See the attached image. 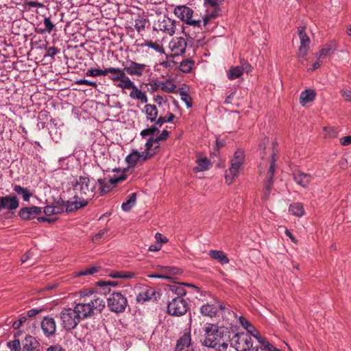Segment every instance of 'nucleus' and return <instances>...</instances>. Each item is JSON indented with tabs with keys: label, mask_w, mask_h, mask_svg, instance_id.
Returning a JSON list of instances; mask_svg holds the SVG:
<instances>
[{
	"label": "nucleus",
	"mask_w": 351,
	"mask_h": 351,
	"mask_svg": "<svg viewBox=\"0 0 351 351\" xmlns=\"http://www.w3.org/2000/svg\"><path fill=\"white\" fill-rule=\"evenodd\" d=\"M71 186L75 193L74 199L81 198L88 202L97 193L95 181L90 182L87 176H77L74 178L71 181Z\"/></svg>",
	"instance_id": "obj_1"
},
{
	"label": "nucleus",
	"mask_w": 351,
	"mask_h": 351,
	"mask_svg": "<svg viewBox=\"0 0 351 351\" xmlns=\"http://www.w3.org/2000/svg\"><path fill=\"white\" fill-rule=\"evenodd\" d=\"M105 306L104 298L94 295L89 300L84 298V302L76 304L74 308L81 320L91 317L95 313H101Z\"/></svg>",
	"instance_id": "obj_2"
},
{
	"label": "nucleus",
	"mask_w": 351,
	"mask_h": 351,
	"mask_svg": "<svg viewBox=\"0 0 351 351\" xmlns=\"http://www.w3.org/2000/svg\"><path fill=\"white\" fill-rule=\"evenodd\" d=\"M245 161V154L242 149H237L231 160L228 173H226V181L228 184L232 183L234 178L239 176Z\"/></svg>",
	"instance_id": "obj_3"
},
{
	"label": "nucleus",
	"mask_w": 351,
	"mask_h": 351,
	"mask_svg": "<svg viewBox=\"0 0 351 351\" xmlns=\"http://www.w3.org/2000/svg\"><path fill=\"white\" fill-rule=\"evenodd\" d=\"M60 318L62 327L66 330L74 329L81 321L75 308H64L60 314Z\"/></svg>",
	"instance_id": "obj_4"
},
{
	"label": "nucleus",
	"mask_w": 351,
	"mask_h": 351,
	"mask_svg": "<svg viewBox=\"0 0 351 351\" xmlns=\"http://www.w3.org/2000/svg\"><path fill=\"white\" fill-rule=\"evenodd\" d=\"M205 338L203 344L208 348H215L221 343V332L215 324H207L204 329Z\"/></svg>",
	"instance_id": "obj_5"
},
{
	"label": "nucleus",
	"mask_w": 351,
	"mask_h": 351,
	"mask_svg": "<svg viewBox=\"0 0 351 351\" xmlns=\"http://www.w3.org/2000/svg\"><path fill=\"white\" fill-rule=\"evenodd\" d=\"M107 305L112 312L116 313H123L128 306V300L121 293L114 292L107 299Z\"/></svg>",
	"instance_id": "obj_6"
},
{
	"label": "nucleus",
	"mask_w": 351,
	"mask_h": 351,
	"mask_svg": "<svg viewBox=\"0 0 351 351\" xmlns=\"http://www.w3.org/2000/svg\"><path fill=\"white\" fill-rule=\"evenodd\" d=\"M230 345L237 351H247L254 348L252 337L245 332L234 334L230 339Z\"/></svg>",
	"instance_id": "obj_7"
},
{
	"label": "nucleus",
	"mask_w": 351,
	"mask_h": 351,
	"mask_svg": "<svg viewBox=\"0 0 351 351\" xmlns=\"http://www.w3.org/2000/svg\"><path fill=\"white\" fill-rule=\"evenodd\" d=\"M189 309V304L182 297H175L169 302L167 312L173 316L180 317L184 315Z\"/></svg>",
	"instance_id": "obj_8"
},
{
	"label": "nucleus",
	"mask_w": 351,
	"mask_h": 351,
	"mask_svg": "<svg viewBox=\"0 0 351 351\" xmlns=\"http://www.w3.org/2000/svg\"><path fill=\"white\" fill-rule=\"evenodd\" d=\"M275 155L276 154L273 151V152L271 154V158L269 160V167L265 177V186L263 195V199L264 201H267V199H269L271 191V186L274 182L273 176L276 169Z\"/></svg>",
	"instance_id": "obj_9"
},
{
	"label": "nucleus",
	"mask_w": 351,
	"mask_h": 351,
	"mask_svg": "<svg viewBox=\"0 0 351 351\" xmlns=\"http://www.w3.org/2000/svg\"><path fill=\"white\" fill-rule=\"evenodd\" d=\"M176 21L163 16L154 23V29L160 31L169 36H173L176 32Z\"/></svg>",
	"instance_id": "obj_10"
},
{
	"label": "nucleus",
	"mask_w": 351,
	"mask_h": 351,
	"mask_svg": "<svg viewBox=\"0 0 351 351\" xmlns=\"http://www.w3.org/2000/svg\"><path fill=\"white\" fill-rule=\"evenodd\" d=\"M219 311L225 313L226 311L230 314L231 312L228 309H226L225 305L219 301H215L213 303H206L202 305L200 308V313L202 315L214 317H216Z\"/></svg>",
	"instance_id": "obj_11"
},
{
	"label": "nucleus",
	"mask_w": 351,
	"mask_h": 351,
	"mask_svg": "<svg viewBox=\"0 0 351 351\" xmlns=\"http://www.w3.org/2000/svg\"><path fill=\"white\" fill-rule=\"evenodd\" d=\"M126 176L125 175H121L119 176H114L110 178L108 180L106 179H97L95 181L96 184H99L98 189H97V192H99L100 195H104L107 193L113 186L116 185L118 182L125 180Z\"/></svg>",
	"instance_id": "obj_12"
},
{
	"label": "nucleus",
	"mask_w": 351,
	"mask_h": 351,
	"mask_svg": "<svg viewBox=\"0 0 351 351\" xmlns=\"http://www.w3.org/2000/svg\"><path fill=\"white\" fill-rule=\"evenodd\" d=\"M213 8L215 9L210 14L202 16V21L197 14L194 13L195 16H192L190 19L186 21V24L187 25L192 26L194 28H200L202 25L206 27L210 24V21L218 15L217 10L215 7Z\"/></svg>",
	"instance_id": "obj_13"
},
{
	"label": "nucleus",
	"mask_w": 351,
	"mask_h": 351,
	"mask_svg": "<svg viewBox=\"0 0 351 351\" xmlns=\"http://www.w3.org/2000/svg\"><path fill=\"white\" fill-rule=\"evenodd\" d=\"M187 46L186 40L182 37H175L171 40L169 43V48L171 52V56H178L182 55Z\"/></svg>",
	"instance_id": "obj_14"
},
{
	"label": "nucleus",
	"mask_w": 351,
	"mask_h": 351,
	"mask_svg": "<svg viewBox=\"0 0 351 351\" xmlns=\"http://www.w3.org/2000/svg\"><path fill=\"white\" fill-rule=\"evenodd\" d=\"M123 65L125 74L137 77L142 76L147 67L145 64L138 63L131 60H127L125 64H123Z\"/></svg>",
	"instance_id": "obj_15"
},
{
	"label": "nucleus",
	"mask_w": 351,
	"mask_h": 351,
	"mask_svg": "<svg viewBox=\"0 0 351 351\" xmlns=\"http://www.w3.org/2000/svg\"><path fill=\"white\" fill-rule=\"evenodd\" d=\"M152 156L153 152L149 154L146 149L141 152L135 150L126 156L125 161L130 167H134L138 161H145Z\"/></svg>",
	"instance_id": "obj_16"
},
{
	"label": "nucleus",
	"mask_w": 351,
	"mask_h": 351,
	"mask_svg": "<svg viewBox=\"0 0 351 351\" xmlns=\"http://www.w3.org/2000/svg\"><path fill=\"white\" fill-rule=\"evenodd\" d=\"M62 213L66 211V213L73 212L80 208L85 207L88 204V201L84 199L77 198L75 199V201H62Z\"/></svg>",
	"instance_id": "obj_17"
},
{
	"label": "nucleus",
	"mask_w": 351,
	"mask_h": 351,
	"mask_svg": "<svg viewBox=\"0 0 351 351\" xmlns=\"http://www.w3.org/2000/svg\"><path fill=\"white\" fill-rule=\"evenodd\" d=\"M41 213L42 208L40 207L32 206L21 208L19 211V216L23 220H30L34 219Z\"/></svg>",
	"instance_id": "obj_18"
},
{
	"label": "nucleus",
	"mask_w": 351,
	"mask_h": 351,
	"mask_svg": "<svg viewBox=\"0 0 351 351\" xmlns=\"http://www.w3.org/2000/svg\"><path fill=\"white\" fill-rule=\"evenodd\" d=\"M298 35L300 40V46L298 50V56L304 58L309 48L310 38L306 34L303 27L298 29Z\"/></svg>",
	"instance_id": "obj_19"
},
{
	"label": "nucleus",
	"mask_w": 351,
	"mask_h": 351,
	"mask_svg": "<svg viewBox=\"0 0 351 351\" xmlns=\"http://www.w3.org/2000/svg\"><path fill=\"white\" fill-rule=\"evenodd\" d=\"M41 328L46 337H49L53 335L56 331L55 319L48 316L45 317L41 322Z\"/></svg>",
	"instance_id": "obj_20"
},
{
	"label": "nucleus",
	"mask_w": 351,
	"mask_h": 351,
	"mask_svg": "<svg viewBox=\"0 0 351 351\" xmlns=\"http://www.w3.org/2000/svg\"><path fill=\"white\" fill-rule=\"evenodd\" d=\"M189 333H184L177 341L176 351H193Z\"/></svg>",
	"instance_id": "obj_21"
},
{
	"label": "nucleus",
	"mask_w": 351,
	"mask_h": 351,
	"mask_svg": "<svg viewBox=\"0 0 351 351\" xmlns=\"http://www.w3.org/2000/svg\"><path fill=\"white\" fill-rule=\"evenodd\" d=\"M2 209L15 210L19 206V202L16 195L0 197Z\"/></svg>",
	"instance_id": "obj_22"
},
{
	"label": "nucleus",
	"mask_w": 351,
	"mask_h": 351,
	"mask_svg": "<svg viewBox=\"0 0 351 351\" xmlns=\"http://www.w3.org/2000/svg\"><path fill=\"white\" fill-rule=\"evenodd\" d=\"M174 14L182 21L186 22L192 16H195L191 8L186 5L177 6L174 9Z\"/></svg>",
	"instance_id": "obj_23"
},
{
	"label": "nucleus",
	"mask_w": 351,
	"mask_h": 351,
	"mask_svg": "<svg viewBox=\"0 0 351 351\" xmlns=\"http://www.w3.org/2000/svg\"><path fill=\"white\" fill-rule=\"evenodd\" d=\"M184 286L187 287H192L194 288H196L195 285H193L189 283H182V284H177L174 283L173 285H171L169 286V296L171 295V293L172 294L171 296L173 295H176V297H182L185 295L186 294V291L184 288Z\"/></svg>",
	"instance_id": "obj_24"
},
{
	"label": "nucleus",
	"mask_w": 351,
	"mask_h": 351,
	"mask_svg": "<svg viewBox=\"0 0 351 351\" xmlns=\"http://www.w3.org/2000/svg\"><path fill=\"white\" fill-rule=\"evenodd\" d=\"M294 181L302 187H307L312 180V176L309 173L301 171H295L293 174Z\"/></svg>",
	"instance_id": "obj_25"
},
{
	"label": "nucleus",
	"mask_w": 351,
	"mask_h": 351,
	"mask_svg": "<svg viewBox=\"0 0 351 351\" xmlns=\"http://www.w3.org/2000/svg\"><path fill=\"white\" fill-rule=\"evenodd\" d=\"M140 46L141 47H146L152 49L160 54H164L165 53V49L159 40L153 41L152 40H145L143 43L140 44Z\"/></svg>",
	"instance_id": "obj_26"
},
{
	"label": "nucleus",
	"mask_w": 351,
	"mask_h": 351,
	"mask_svg": "<svg viewBox=\"0 0 351 351\" xmlns=\"http://www.w3.org/2000/svg\"><path fill=\"white\" fill-rule=\"evenodd\" d=\"M156 291L153 289H147L145 291H143L138 294L136 296V301L138 303H144L145 302L152 300H156L155 297Z\"/></svg>",
	"instance_id": "obj_27"
},
{
	"label": "nucleus",
	"mask_w": 351,
	"mask_h": 351,
	"mask_svg": "<svg viewBox=\"0 0 351 351\" xmlns=\"http://www.w3.org/2000/svg\"><path fill=\"white\" fill-rule=\"evenodd\" d=\"M160 142L162 141L160 140L158 136H150L145 145V149L149 154L153 152L154 156L156 154V150L160 147Z\"/></svg>",
	"instance_id": "obj_28"
},
{
	"label": "nucleus",
	"mask_w": 351,
	"mask_h": 351,
	"mask_svg": "<svg viewBox=\"0 0 351 351\" xmlns=\"http://www.w3.org/2000/svg\"><path fill=\"white\" fill-rule=\"evenodd\" d=\"M132 91L130 93V97L132 99L141 101L142 103L147 102V97L145 92L138 89L134 84L131 88Z\"/></svg>",
	"instance_id": "obj_29"
},
{
	"label": "nucleus",
	"mask_w": 351,
	"mask_h": 351,
	"mask_svg": "<svg viewBox=\"0 0 351 351\" xmlns=\"http://www.w3.org/2000/svg\"><path fill=\"white\" fill-rule=\"evenodd\" d=\"M208 255L211 258L218 261L221 265L228 264L229 259L226 254L221 250H210Z\"/></svg>",
	"instance_id": "obj_30"
},
{
	"label": "nucleus",
	"mask_w": 351,
	"mask_h": 351,
	"mask_svg": "<svg viewBox=\"0 0 351 351\" xmlns=\"http://www.w3.org/2000/svg\"><path fill=\"white\" fill-rule=\"evenodd\" d=\"M245 69L243 66H235L231 67L228 73L227 76L230 80H234L240 77L244 73Z\"/></svg>",
	"instance_id": "obj_31"
},
{
	"label": "nucleus",
	"mask_w": 351,
	"mask_h": 351,
	"mask_svg": "<svg viewBox=\"0 0 351 351\" xmlns=\"http://www.w3.org/2000/svg\"><path fill=\"white\" fill-rule=\"evenodd\" d=\"M315 97V93L311 89H306L302 91L300 94V104L302 106L306 105L307 103L313 101Z\"/></svg>",
	"instance_id": "obj_32"
},
{
	"label": "nucleus",
	"mask_w": 351,
	"mask_h": 351,
	"mask_svg": "<svg viewBox=\"0 0 351 351\" xmlns=\"http://www.w3.org/2000/svg\"><path fill=\"white\" fill-rule=\"evenodd\" d=\"M145 112L147 115V119L151 122H154L157 120L156 118L158 116V110L155 105H145Z\"/></svg>",
	"instance_id": "obj_33"
},
{
	"label": "nucleus",
	"mask_w": 351,
	"mask_h": 351,
	"mask_svg": "<svg viewBox=\"0 0 351 351\" xmlns=\"http://www.w3.org/2000/svg\"><path fill=\"white\" fill-rule=\"evenodd\" d=\"M335 51V44L333 42L327 43L323 49L319 51L318 58H325L331 56Z\"/></svg>",
	"instance_id": "obj_34"
},
{
	"label": "nucleus",
	"mask_w": 351,
	"mask_h": 351,
	"mask_svg": "<svg viewBox=\"0 0 351 351\" xmlns=\"http://www.w3.org/2000/svg\"><path fill=\"white\" fill-rule=\"evenodd\" d=\"M37 343L38 342L34 337L27 335L25 337V339L23 342V350L32 351L33 350L36 349V346Z\"/></svg>",
	"instance_id": "obj_35"
},
{
	"label": "nucleus",
	"mask_w": 351,
	"mask_h": 351,
	"mask_svg": "<svg viewBox=\"0 0 351 351\" xmlns=\"http://www.w3.org/2000/svg\"><path fill=\"white\" fill-rule=\"evenodd\" d=\"M136 193H132L128 195L127 200L122 204L121 208L125 212L130 211L136 204Z\"/></svg>",
	"instance_id": "obj_36"
},
{
	"label": "nucleus",
	"mask_w": 351,
	"mask_h": 351,
	"mask_svg": "<svg viewBox=\"0 0 351 351\" xmlns=\"http://www.w3.org/2000/svg\"><path fill=\"white\" fill-rule=\"evenodd\" d=\"M43 212L48 216L61 213H62V204L59 202H57L56 204L53 206H45Z\"/></svg>",
	"instance_id": "obj_37"
},
{
	"label": "nucleus",
	"mask_w": 351,
	"mask_h": 351,
	"mask_svg": "<svg viewBox=\"0 0 351 351\" xmlns=\"http://www.w3.org/2000/svg\"><path fill=\"white\" fill-rule=\"evenodd\" d=\"M197 163V165L193 168V171L195 172L208 170L210 166V160L207 158H199Z\"/></svg>",
	"instance_id": "obj_38"
},
{
	"label": "nucleus",
	"mask_w": 351,
	"mask_h": 351,
	"mask_svg": "<svg viewBox=\"0 0 351 351\" xmlns=\"http://www.w3.org/2000/svg\"><path fill=\"white\" fill-rule=\"evenodd\" d=\"M289 213L297 217H302L304 215V209L301 203H293L289 206Z\"/></svg>",
	"instance_id": "obj_39"
},
{
	"label": "nucleus",
	"mask_w": 351,
	"mask_h": 351,
	"mask_svg": "<svg viewBox=\"0 0 351 351\" xmlns=\"http://www.w3.org/2000/svg\"><path fill=\"white\" fill-rule=\"evenodd\" d=\"M252 351H281L274 347L269 341H263V343L256 345L252 348Z\"/></svg>",
	"instance_id": "obj_40"
},
{
	"label": "nucleus",
	"mask_w": 351,
	"mask_h": 351,
	"mask_svg": "<svg viewBox=\"0 0 351 351\" xmlns=\"http://www.w3.org/2000/svg\"><path fill=\"white\" fill-rule=\"evenodd\" d=\"M125 74L124 69L112 67L108 77L112 81H119Z\"/></svg>",
	"instance_id": "obj_41"
},
{
	"label": "nucleus",
	"mask_w": 351,
	"mask_h": 351,
	"mask_svg": "<svg viewBox=\"0 0 351 351\" xmlns=\"http://www.w3.org/2000/svg\"><path fill=\"white\" fill-rule=\"evenodd\" d=\"M119 82L116 86L122 89H131L134 85V82L130 79L128 76L125 74L119 80Z\"/></svg>",
	"instance_id": "obj_42"
},
{
	"label": "nucleus",
	"mask_w": 351,
	"mask_h": 351,
	"mask_svg": "<svg viewBox=\"0 0 351 351\" xmlns=\"http://www.w3.org/2000/svg\"><path fill=\"white\" fill-rule=\"evenodd\" d=\"M14 191L19 195H21L24 201H29L30 197L32 195V193L27 188H24L20 185H15Z\"/></svg>",
	"instance_id": "obj_43"
},
{
	"label": "nucleus",
	"mask_w": 351,
	"mask_h": 351,
	"mask_svg": "<svg viewBox=\"0 0 351 351\" xmlns=\"http://www.w3.org/2000/svg\"><path fill=\"white\" fill-rule=\"evenodd\" d=\"M195 65V62L189 58L180 62V70L184 73H190Z\"/></svg>",
	"instance_id": "obj_44"
},
{
	"label": "nucleus",
	"mask_w": 351,
	"mask_h": 351,
	"mask_svg": "<svg viewBox=\"0 0 351 351\" xmlns=\"http://www.w3.org/2000/svg\"><path fill=\"white\" fill-rule=\"evenodd\" d=\"M247 332V333L250 335V337L252 336L257 339L258 344L263 343V341H268L266 339L261 337L258 331L253 325L250 327Z\"/></svg>",
	"instance_id": "obj_45"
},
{
	"label": "nucleus",
	"mask_w": 351,
	"mask_h": 351,
	"mask_svg": "<svg viewBox=\"0 0 351 351\" xmlns=\"http://www.w3.org/2000/svg\"><path fill=\"white\" fill-rule=\"evenodd\" d=\"M109 276L113 278H130L132 274L123 271H114L110 272Z\"/></svg>",
	"instance_id": "obj_46"
},
{
	"label": "nucleus",
	"mask_w": 351,
	"mask_h": 351,
	"mask_svg": "<svg viewBox=\"0 0 351 351\" xmlns=\"http://www.w3.org/2000/svg\"><path fill=\"white\" fill-rule=\"evenodd\" d=\"M175 118V115L172 113H169L168 116L160 117L156 121V125L161 127L165 123L171 122Z\"/></svg>",
	"instance_id": "obj_47"
},
{
	"label": "nucleus",
	"mask_w": 351,
	"mask_h": 351,
	"mask_svg": "<svg viewBox=\"0 0 351 351\" xmlns=\"http://www.w3.org/2000/svg\"><path fill=\"white\" fill-rule=\"evenodd\" d=\"M7 346L11 351H20L21 349L20 341L17 339L8 341Z\"/></svg>",
	"instance_id": "obj_48"
},
{
	"label": "nucleus",
	"mask_w": 351,
	"mask_h": 351,
	"mask_svg": "<svg viewBox=\"0 0 351 351\" xmlns=\"http://www.w3.org/2000/svg\"><path fill=\"white\" fill-rule=\"evenodd\" d=\"M147 21L145 19H139L135 21L134 27L136 30L140 33L145 28Z\"/></svg>",
	"instance_id": "obj_49"
},
{
	"label": "nucleus",
	"mask_w": 351,
	"mask_h": 351,
	"mask_svg": "<svg viewBox=\"0 0 351 351\" xmlns=\"http://www.w3.org/2000/svg\"><path fill=\"white\" fill-rule=\"evenodd\" d=\"M180 98L182 101H183L185 103L187 108H191L192 106V99L186 92L182 91L180 93Z\"/></svg>",
	"instance_id": "obj_50"
},
{
	"label": "nucleus",
	"mask_w": 351,
	"mask_h": 351,
	"mask_svg": "<svg viewBox=\"0 0 351 351\" xmlns=\"http://www.w3.org/2000/svg\"><path fill=\"white\" fill-rule=\"evenodd\" d=\"M232 314L233 315L236 317V318H238V320H239V324L246 330H249L250 327H251L252 326V324H251L249 321H247L245 317H242V316H239L237 317V314H235L234 312H232Z\"/></svg>",
	"instance_id": "obj_51"
},
{
	"label": "nucleus",
	"mask_w": 351,
	"mask_h": 351,
	"mask_svg": "<svg viewBox=\"0 0 351 351\" xmlns=\"http://www.w3.org/2000/svg\"><path fill=\"white\" fill-rule=\"evenodd\" d=\"M99 271V267H91L90 268H87L83 269L77 273V276H86V275H92Z\"/></svg>",
	"instance_id": "obj_52"
},
{
	"label": "nucleus",
	"mask_w": 351,
	"mask_h": 351,
	"mask_svg": "<svg viewBox=\"0 0 351 351\" xmlns=\"http://www.w3.org/2000/svg\"><path fill=\"white\" fill-rule=\"evenodd\" d=\"M44 25L45 29L42 30L41 32H47L48 33H51L54 27V25L51 21L50 18L45 17L44 19Z\"/></svg>",
	"instance_id": "obj_53"
},
{
	"label": "nucleus",
	"mask_w": 351,
	"mask_h": 351,
	"mask_svg": "<svg viewBox=\"0 0 351 351\" xmlns=\"http://www.w3.org/2000/svg\"><path fill=\"white\" fill-rule=\"evenodd\" d=\"M162 269L166 271L165 274H167L170 276V275H176L178 274L180 271V269L178 267H162Z\"/></svg>",
	"instance_id": "obj_54"
},
{
	"label": "nucleus",
	"mask_w": 351,
	"mask_h": 351,
	"mask_svg": "<svg viewBox=\"0 0 351 351\" xmlns=\"http://www.w3.org/2000/svg\"><path fill=\"white\" fill-rule=\"evenodd\" d=\"M75 84H80V85L83 84V85L90 86L94 88H96L97 86V83L96 82L90 81L88 80H84V79H81V80H77L75 82Z\"/></svg>",
	"instance_id": "obj_55"
},
{
	"label": "nucleus",
	"mask_w": 351,
	"mask_h": 351,
	"mask_svg": "<svg viewBox=\"0 0 351 351\" xmlns=\"http://www.w3.org/2000/svg\"><path fill=\"white\" fill-rule=\"evenodd\" d=\"M88 77H99L100 76V69L90 68L86 72Z\"/></svg>",
	"instance_id": "obj_56"
},
{
	"label": "nucleus",
	"mask_w": 351,
	"mask_h": 351,
	"mask_svg": "<svg viewBox=\"0 0 351 351\" xmlns=\"http://www.w3.org/2000/svg\"><path fill=\"white\" fill-rule=\"evenodd\" d=\"M340 94L346 101L351 102V90L347 88L341 89Z\"/></svg>",
	"instance_id": "obj_57"
},
{
	"label": "nucleus",
	"mask_w": 351,
	"mask_h": 351,
	"mask_svg": "<svg viewBox=\"0 0 351 351\" xmlns=\"http://www.w3.org/2000/svg\"><path fill=\"white\" fill-rule=\"evenodd\" d=\"M27 318L25 316L20 317L18 320L15 321L12 324L14 329L17 330L26 322Z\"/></svg>",
	"instance_id": "obj_58"
},
{
	"label": "nucleus",
	"mask_w": 351,
	"mask_h": 351,
	"mask_svg": "<svg viewBox=\"0 0 351 351\" xmlns=\"http://www.w3.org/2000/svg\"><path fill=\"white\" fill-rule=\"evenodd\" d=\"M107 232V229L101 230L98 233H97L92 239L93 242L98 243L100 241L101 239L104 237V235Z\"/></svg>",
	"instance_id": "obj_59"
},
{
	"label": "nucleus",
	"mask_w": 351,
	"mask_h": 351,
	"mask_svg": "<svg viewBox=\"0 0 351 351\" xmlns=\"http://www.w3.org/2000/svg\"><path fill=\"white\" fill-rule=\"evenodd\" d=\"M46 351H66L60 344H55L47 348Z\"/></svg>",
	"instance_id": "obj_60"
},
{
	"label": "nucleus",
	"mask_w": 351,
	"mask_h": 351,
	"mask_svg": "<svg viewBox=\"0 0 351 351\" xmlns=\"http://www.w3.org/2000/svg\"><path fill=\"white\" fill-rule=\"evenodd\" d=\"M155 238L157 241L156 243H160L162 245V243H165L167 242V239L160 233L157 232L155 235Z\"/></svg>",
	"instance_id": "obj_61"
},
{
	"label": "nucleus",
	"mask_w": 351,
	"mask_h": 351,
	"mask_svg": "<svg viewBox=\"0 0 351 351\" xmlns=\"http://www.w3.org/2000/svg\"><path fill=\"white\" fill-rule=\"evenodd\" d=\"M30 8H43L44 5L38 1H29L25 3Z\"/></svg>",
	"instance_id": "obj_62"
},
{
	"label": "nucleus",
	"mask_w": 351,
	"mask_h": 351,
	"mask_svg": "<svg viewBox=\"0 0 351 351\" xmlns=\"http://www.w3.org/2000/svg\"><path fill=\"white\" fill-rule=\"evenodd\" d=\"M340 143L343 146H347L351 144V135L343 136L340 138Z\"/></svg>",
	"instance_id": "obj_63"
},
{
	"label": "nucleus",
	"mask_w": 351,
	"mask_h": 351,
	"mask_svg": "<svg viewBox=\"0 0 351 351\" xmlns=\"http://www.w3.org/2000/svg\"><path fill=\"white\" fill-rule=\"evenodd\" d=\"M169 134V132L167 130H164L157 136L162 141H165L168 138Z\"/></svg>",
	"instance_id": "obj_64"
}]
</instances>
